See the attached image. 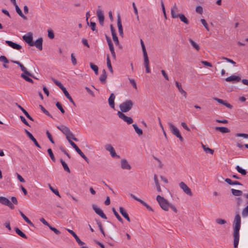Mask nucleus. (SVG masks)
I'll return each mask as SVG.
<instances>
[{
  "instance_id": "obj_23",
  "label": "nucleus",
  "mask_w": 248,
  "mask_h": 248,
  "mask_svg": "<svg viewBox=\"0 0 248 248\" xmlns=\"http://www.w3.org/2000/svg\"><path fill=\"white\" fill-rule=\"evenodd\" d=\"M144 66L145 67V70L146 72L147 73H149L150 72V66H149V61L148 59V57L146 56L144 57Z\"/></svg>"
},
{
  "instance_id": "obj_8",
  "label": "nucleus",
  "mask_w": 248,
  "mask_h": 248,
  "mask_svg": "<svg viewBox=\"0 0 248 248\" xmlns=\"http://www.w3.org/2000/svg\"><path fill=\"white\" fill-rule=\"evenodd\" d=\"M130 196L133 198L134 199V200H135L136 201L140 202L141 204H142L143 206H144L147 210H148L149 211H153V209L152 208V207L149 205L148 204H147L145 202H144L143 201L141 200V199L137 198V197H136L134 194H130Z\"/></svg>"
},
{
  "instance_id": "obj_34",
  "label": "nucleus",
  "mask_w": 248,
  "mask_h": 248,
  "mask_svg": "<svg viewBox=\"0 0 248 248\" xmlns=\"http://www.w3.org/2000/svg\"><path fill=\"white\" fill-rule=\"evenodd\" d=\"M178 17H179L181 21L183 22L186 24H189V21L187 19V18L183 14H178L177 15Z\"/></svg>"
},
{
  "instance_id": "obj_54",
  "label": "nucleus",
  "mask_w": 248,
  "mask_h": 248,
  "mask_svg": "<svg viewBox=\"0 0 248 248\" xmlns=\"http://www.w3.org/2000/svg\"><path fill=\"white\" fill-rule=\"evenodd\" d=\"M54 33L52 30H48V37L51 39H53L54 38Z\"/></svg>"
},
{
  "instance_id": "obj_46",
  "label": "nucleus",
  "mask_w": 248,
  "mask_h": 248,
  "mask_svg": "<svg viewBox=\"0 0 248 248\" xmlns=\"http://www.w3.org/2000/svg\"><path fill=\"white\" fill-rule=\"evenodd\" d=\"M90 67L91 69L94 72L95 74L96 75H98V66L93 63L91 62L90 64Z\"/></svg>"
},
{
  "instance_id": "obj_2",
  "label": "nucleus",
  "mask_w": 248,
  "mask_h": 248,
  "mask_svg": "<svg viewBox=\"0 0 248 248\" xmlns=\"http://www.w3.org/2000/svg\"><path fill=\"white\" fill-rule=\"evenodd\" d=\"M134 105V103L131 100H127L121 103L120 106V112L122 113L127 112L130 111Z\"/></svg>"
},
{
  "instance_id": "obj_48",
  "label": "nucleus",
  "mask_w": 248,
  "mask_h": 248,
  "mask_svg": "<svg viewBox=\"0 0 248 248\" xmlns=\"http://www.w3.org/2000/svg\"><path fill=\"white\" fill-rule=\"evenodd\" d=\"M52 80L55 83V84L57 86H58L61 90L64 88V87L62 85V84L60 81L56 80L54 78H52Z\"/></svg>"
},
{
  "instance_id": "obj_27",
  "label": "nucleus",
  "mask_w": 248,
  "mask_h": 248,
  "mask_svg": "<svg viewBox=\"0 0 248 248\" xmlns=\"http://www.w3.org/2000/svg\"><path fill=\"white\" fill-rule=\"evenodd\" d=\"M107 77L106 71L105 69H103L102 71V73L99 78L100 81L102 83H105L106 82V80Z\"/></svg>"
},
{
  "instance_id": "obj_64",
  "label": "nucleus",
  "mask_w": 248,
  "mask_h": 248,
  "mask_svg": "<svg viewBox=\"0 0 248 248\" xmlns=\"http://www.w3.org/2000/svg\"><path fill=\"white\" fill-rule=\"evenodd\" d=\"M236 137H243L245 139H248V134L245 133H237L236 134Z\"/></svg>"
},
{
  "instance_id": "obj_63",
  "label": "nucleus",
  "mask_w": 248,
  "mask_h": 248,
  "mask_svg": "<svg viewBox=\"0 0 248 248\" xmlns=\"http://www.w3.org/2000/svg\"><path fill=\"white\" fill-rule=\"evenodd\" d=\"M196 11L197 13L202 14L203 12V9L201 6H198L196 8Z\"/></svg>"
},
{
  "instance_id": "obj_24",
  "label": "nucleus",
  "mask_w": 248,
  "mask_h": 248,
  "mask_svg": "<svg viewBox=\"0 0 248 248\" xmlns=\"http://www.w3.org/2000/svg\"><path fill=\"white\" fill-rule=\"evenodd\" d=\"M115 98V96L114 93H111V94L108 99V102L110 107L113 109L115 108V105H114Z\"/></svg>"
},
{
  "instance_id": "obj_17",
  "label": "nucleus",
  "mask_w": 248,
  "mask_h": 248,
  "mask_svg": "<svg viewBox=\"0 0 248 248\" xmlns=\"http://www.w3.org/2000/svg\"><path fill=\"white\" fill-rule=\"evenodd\" d=\"M6 44H7L9 46L11 47L12 48L16 49V50H20L22 46L16 43H15L14 42H13L11 41H5Z\"/></svg>"
},
{
  "instance_id": "obj_40",
  "label": "nucleus",
  "mask_w": 248,
  "mask_h": 248,
  "mask_svg": "<svg viewBox=\"0 0 248 248\" xmlns=\"http://www.w3.org/2000/svg\"><path fill=\"white\" fill-rule=\"evenodd\" d=\"M188 40L191 45L193 47V48H194L197 51H199L200 50V47L199 46L198 44H197L192 39L189 38Z\"/></svg>"
},
{
  "instance_id": "obj_7",
  "label": "nucleus",
  "mask_w": 248,
  "mask_h": 248,
  "mask_svg": "<svg viewBox=\"0 0 248 248\" xmlns=\"http://www.w3.org/2000/svg\"><path fill=\"white\" fill-rule=\"evenodd\" d=\"M179 186L181 189H183L184 192L187 195L191 196H192V193L191 189L188 187V186L184 182H181L179 184Z\"/></svg>"
},
{
  "instance_id": "obj_9",
  "label": "nucleus",
  "mask_w": 248,
  "mask_h": 248,
  "mask_svg": "<svg viewBox=\"0 0 248 248\" xmlns=\"http://www.w3.org/2000/svg\"><path fill=\"white\" fill-rule=\"evenodd\" d=\"M93 208L94 212L98 215L100 217H101L102 218L107 219V217L105 214L103 213L102 210L99 207H98L96 205H93Z\"/></svg>"
},
{
  "instance_id": "obj_1",
  "label": "nucleus",
  "mask_w": 248,
  "mask_h": 248,
  "mask_svg": "<svg viewBox=\"0 0 248 248\" xmlns=\"http://www.w3.org/2000/svg\"><path fill=\"white\" fill-rule=\"evenodd\" d=\"M241 218L239 214H237L235 216L233 222V246L234 248H237L239 241V231L241 228Z\"/></svg>"
},
{
  "instance_id": "obj_57",
  "label": "nucleus",
  "mask_w": 248,
  "mask_h": 248,
  "mask_svg": "<svg viewBox=\"0 0 248 248\" xmlns=\"http://www.w3.org/2000/svg\"><path fill=\"white\" fill-rule=\"evenodd\" d=\"M40 107L42 111L47 116L52 117V116L50 114L49 112L46 110L42 105H40Z\"/></svg>"
},
{
  "instance_id": "obj_30",
  "label": "nucleus",
  "mask_w": 248,
  "mask_h": 248,
  "mask_svg": "<svg viewBox=\"0 0 248 248\" xmlns=\"http://www.w3.org/2000/svg\"><path fill=\"white\" fill-rule=\"evenodd\" d=\"M215 129L217 131H219L222 133H229L230 130L227 127H215Z\"/></svg>"
},
{
  "instance_id": "obj_62",
  "label": "nucleus",
  "mask_w": 248,
  "mask_h": 248,
  "mask_svg": "<svg viewBox=\"0 0 248 248\" xmlns=\"http://www.w3.org/2000/svg\"><path fill=\"white\" fill-rule=\"evenodd\" d=\"M0 61L3 62L5 63H7L9 62V60L7 58L4 56H0Z\"/></svg>"
},
{
  "instance_id": "obj_31",
  "label": "nucleus",
  "mask_w": 248,
  "mask_h": 248,
  "mask_svg": "<svg viewBox=\"0 0 248 248\" xmlns=\"http://www.w3.org/2000/svg\"><path fill=\"white\" fill-rule=\"evenodd\" d=\"M21 70L23 72V74H26L29 76H30L33 78H35L34 76L32 75L31 73H30L27 69V68L23 65V64H22L20 66Z\"/></svg>"
},
{
  "instance_id": "obj_4",
  "label": "nucleus",
  "mask_w": 248,
  "mask_h": 248,
  "mask_svg": "<svg viewBox=\"0 0 248 248\" xmlns=\"http://www.w3.org/2000/svg\"><path fill=\"white\" fill-rule=\"evenodd\" d=\"M117 115L120 119H122L125 122H126L128 124H131L133 122V120L132 118L126 116L120 111H118Z\"/></svg>"
},
{
  "instance_id": "obj_14",
  "label": "nucleus",
  "mask_w": 248,
  "mask_h": 248,
  "mask_svg": "<svg viewBox=\"0 0 248 248\" xmlns=\"http://www.w3.org/2000/svg\"><path fill=\"white\" fill-rule=\"evenodd\" d=\"M227 82H237L241 80V78L239 76L232 75L225 79Z\"/></svg>"
},
{
  "instance_id": "obj_56",
  "label": "nucleus",
  "mask_w": 248,
  "mask_h": 248,
  "mask_svg": "<svg viewBox=\"0 0 248 248\" xmlns=\"http://www.w3.org/2000/svg\"><path fill=\"white\" fill-rule=\"evenodd\" d=\"M201 21L202 24L203 25V26L206 29V30L209 31V28L208 27V24H207L206 21H205V20L204 19H201Z\"/></svg>"
},
{
  "instance_id": "obj_36",
  "label": "nucleus",
  "mask_w": 248,
  "mask_h": 248,
  "mask_svg": "<svg viewBox=\"0 0 248 248\" xmlns=\"http://www.w3.org/2000/svg\"><path fill=\"white\" fill-rule=\"evenodd\" d=\"M202 146L203 149V150L207 154H210L213 155L214 151L213 150L209 148V147H206L205 145H204L203 143H202Z\"/></svg>"
},
{
  "instance_id": "obj_59",
  "label": "nucleus",
  "mask_w": 248,
  "mask_h": 248,
  "mask_svg": "<svg viewBox=\"0 0 248 248\" xmlns=\"http://www.w3.org/2000/svg\"><path fill=\"white\" fill-rule=\"evenodd\" d=\"M112 36L113 40L114 42L115 45L117 46H119L120 45V44H119V41L118 37L117 36V35L113 34V35H112Z\"/></svg>"
},
{
  "instance_id": "obj_25",
  "label": "nucleus",
  "mask_w": 248,
  "mask_h": 248,
  "mask_svg": "<svg viewBox=\"0 0 248 248\" xmlns=\"http://www.w3.org/2000/svg\"><path fill=\"white\" fill-rule=\"evenodd\" d=\"M16 106L23 112L25 115L30 120L33 121V119L30 115L29 113L20 105L18 104H16Z\"/></svg>"
},
{
  "instance_id": "obj_58",
  "label": "nucleus",
  "mask_w": 248,
  "mask_h": 248,
  "mask_svg": "<svg viewBox=\"0 0 248 248\" xmlns=\"http://www.w3.org/2000/svg\"><path fill=\"white\" fill-rule=\"evenodd\" d=\"M70 144L75 149L77 153L80 150V149L77 146V145L72 141H70Z\"/></svg>"
},
{
  "instance_id": "obj_39",
  "label": "nucleus",
  "mask_w": 248,
  "mask_h": 248,
  "mask_svg": "<svg viewBox=\"0 0 248 248\" xmlns=\"http://www.w3.org/2000/svg\"><path fill=\"white\" fill-rule=\"evenodd\" d=\"M112 211L114 215L117 218V219L121 223H123V220L122 218L120 217V216L119 215V214L117 212V211H116L114 207H113L112 208Z\"/></svg>"
},
{
  "instance_id": "obj_26",
  "label": "nucleus",
  "mask_w": 248,
  "mask_h": 248,
  "mask_svg": "<svg viewBox=\"0 0 248 248\" xmlns=\"http://www.w3.org/2000/svg\"><path fill=\"white\" fill-rule=\"evenodd\" d=\"M62 90L63 92V93L64 94L65 96L67 97V99H69L70 102H71L74 106H76V104L73 99H72V98L71 97V96L66 90V88L64 87L63 89H62Z\"/></svg>"
},
{
  "instance_id": "obj_45",
  "label": "nucleus",
  "mask_w": 248,
  "mask_h": 248,
  "mask_svg": "<svg viewBox=\"0 0 248 248\" xmlns=\"http://www.w3.org/2000/svg\"><path fill=\"white\" fill-rule=\"evenodd\" d=\"M60 161H61V163H62V165L64 169V170L68 172H70V169L68 166V165L66 164V163L62 159H61L60 160Z\"/></svg>"
},
{
  "instance_id": "obj_41",
  "label": "nucleus",
  "mask_w": 248,
  "mask_h": 248,
  "mask_svg": "<svg viewBox=\"0 0 248 248\" xmlns=\"http://www.w3.org/2000/svg\"><path fill=\"white\" fill-rule=\"evenodd\" d=\"M231 191L232 194L235 196H241L243 194L242 191L240 190L234 189L233 188L231 189Z\"/></svg>"
},
{
  "instance_id": "obj_35",
  "label": "nucleus",
  "mask_w": 248,
  "mask_h": 248,
  "mask_svg": "<svg viewBox=\"0 0 248 248\" xmlns=\"http://www.w3.org/2000/svg\"><path fill=\"white\" fill-rule=\"evenodd\" d=\"M21 216L23 217L24 220L31 226L34 227V224L31 222V221L21 212L20 211Z\"/></svg>"
},
{
  "instance_id": "obj_11",
  "label": "nucleus",
  "mask_w": 248,
  "mask_h": 248,
  "mask_svg": "<svg viewBox=\"0 0 248 248\" xmlns=\"http://www.w3.org/2000/svg\"><path fill=\"white\" fill-rule=\"evenodd\" d=\"M66 230L75 238L76 241L79 246H82L85 244L83 242L80 240V239L73 231L68 229H67Z\"/></svg>"
},
{
  "instance_id": "obj_50",
  "label": "nucleus",
  "mask_w": 248,
  "mask_h": 248,
  "mask_svg": "<svg viewBox=\"0 0 248 248\" xmlns=\"http://www.w3.org/2000/svg\"><path fill=\"white\" fill-rule=\"evenodd\" d=\"M47 152H48V154H49L51 159H52V160L53 162H55V158L54 155L53 154V152L52 151V150L51 149H48L47 150Z\"/></svg>"
},
{
  "instance_id": "obj_22",
  "label": "nucleus",
  "mask_w": 248,
  "mask_h": 248,
  "mask_svg": "<svg viewBox=\"0 0 248 248\" xmlns=\"http://www.w3.org/2000/svg\"><path fill=\"white\" fill-rule=\"evenodd\" d=\"M119 211L122 215L129 222L130 221V217L128 214L127 213L126 210L123 207H120Z\"/></svg>"
},
{
  "instance_id": "obj_5",
  "label": "nucleus",
  "mask_w": 248,
  "mask_h": 248,
  "mask_svg": "<svg viewBox=\"0 0 248 248\" xmlns=\"http://www.w3.org/2000/svg\"><path fill=\"white\" fill-rule=\"evenodd\" d=\"M105 149L108 151L111 155V156L114 158L116 157L117 158H120V156L117 155L115 152V151L112 146L110 144H107L105 146Z\"/></svg>"
},
{
  "instance_id": "obj_55",
  "label": "nucleus",
  "mask_w": 248,
  "mask_h": 248,
  "mask_svg": "<svg viewBox=\"0 0 248 248\" xmlns=\"http://www.w3.org/2000/svg\"><path fill=\"white\" fill-rule=\"evenodd\" d=\"M216 222L218 224H224L226 223V221L225 219H221V218H217L216 220Z\"/></svg>"
},
{
  "instance_id": "obj_47",
  "label": "nucleus",
  "mask_w": 248,
  "mask_h": 248,
  "mask_svg": "<svg viewBox=\"0 0 248 248\" xmlns=\"http://www.w3.org/2000/svg\"><path fill=\"white\" fill-rule=\"evenodd\" d=\"M140 44H141L142 50V52H143V57L148 56V55H147V52L146 50L145 46H144L143 41L141 39L140 40Z\"/></svg>"
},
{
  "instance_id": "obj_19",
  "label": "nucleus",
  "mask_w": 248,
  "mask_h": 248,
  "mask_svg": "<svg viewBox=\"0 0 248 248\" xmlns=\"http://www.w3.org/2000/svg\"><path fill=\"white\" fill-rule=\"evenodd\" d=\"M23 39L30 45V46H33V38L31 34L28 35H24L23 36Z\"/></svg>"
},
{
  "instance_id": "obj_38",
  "label": "nucleus",
  "mask_w": 248,
  "mask_h": 248,
  "mask_svg": "<svg viewBox=\"0 0 248 248\" xmlns=\"http://www.w3.org/2000/svg\"><path fill=\"white\" fill-rule=\"evenodd\" d=\"M15 231H16V233L18 235H19L20 236H21V237L25 238V239L27 238V236L26 235V234H24L19 228H16Z\"/></svg>"
},
{
  "instance_id": "obj_13",
  "label": "nucleus",
  "mask_w": 248,
  "mask_h": 248,
  "mask_svg": "<svg viewBox=\"0 0 248 248\" xmlns=\"http://www.w3.org/2000/svg\"><path fill=\"white\" fill-rule=\"evenodd\" d=\"M121 168L123 170H130L131 167L125 159H122L121 161Z\"/></svg>"
},
{
  "instance_id": "obj_52",
  "label": "nucleus",
  "mask_w": 248,
  "mask_h": 248,
  "mask_svg": "<svg viewBox=\"0 0 248 248\" xmlns=\"http://www.w3.org/2000/svg\"><path fill=\"white\" fill-rule=\"evenodd\" d=\"M48 227L51 231H53L54 233H56V234L59 235L61 233L60 231H59L56 228L53 227L50 225L48 226Z\"/></svg>"
},
{
  "instance_id": "obj_15",
  "label": "nucleus",
  "mask_w": 248,
  "mask_h": 248,
  "mask_svg": "<svg viewBox=\"0 0 248 248\" xmlns=\"http://www.w3.org/2000/svg\"><path fill=\"white\" fill-rule=\"evenodd\" d=\"M117 26L120 35L123 37L124 35L123 30L121 23V17L119 14L117 15Z\"/></svg>"
},
{
  "instance_id": "obj_10",
  "label": "nucleus",
  "mask_w": 248,
  "mask_h": 248,
  "mask_svg": "<svg viewBox=\"0 0 248 248\" xmlns=\"http://www.w3.org/2000/svg\"><path fill=\"white\" fill-rule=\"evenodd\" d=\"M168 125L170 130L172 134L177 137L180 134L179 129L171 123H168Z\"/></svg>"
},
{
  "instance_id": "obj_21",
  "label": "nucleus",
  "mask_w": 248,
  "mask_h": 248,
  "mask_svg": "<svg viewBox=\"0 0 248 248\" xmlns=\"http://www.w3.org/2000/svg\"><path fill=\"white\" fill-rule=\"evenodd\" d=\"M57 128L61 131L65 135H66L70 131V129L68 127L63 125L58 126Z\"/></svg>"
},
{
  "instance_id": "obj_3",
  "label": "nucleus",
  "mask_w": 248,
  "mask_h": 248,
  "mask_svg": "<svg viewBox=\"0 0 248 248\" xmlns=\"http://www.w3.org/2000/svg\"><path fill=\"white\" fill-rule=\"evenodd\" d=\"M156 200L163 210L165 211H168L169 210L170 208V203L167 200L163 197L158 195L156 197Z\"/></svg>"
},
{
  "instance_id": "obj_37",
  "label": "nucleus",
  "mask_w": 248,
  "mask_h": 248,
  "mask_svg": "<svg viewBox=\"0 0 248 248\" xmlns=\"http://www.w3.org/2000/svg\"><path fill=\"white\" fill-rule=\"evenodd\" d=\"M15 8L17 14L24 19L26 20L27 19V17L23 14L21 9L19 8L17 5L15 6Z\"/></svg>"
},
{
  "instance_id": "obj_12",
  "label": "nucleus",
  "mask_w": 248,
  "mask_h": 248,
  "mask_svg": "<svg viewBox=\"0 0 248 248\" xmlns=\"http://www.w3.org/2000/svg\"><path fill=\"white\" fill-rule=\"evenodd\" d=\"M25 132L28 136V137L30 138V139L34 143L35 145L38 148H41V146L38 143L36 140L34 138L32 135L27 129H25Z\"/></svg>"
},
{
  "instance_id": "obj_60",
  "label": "nucleus",
  "mask_w": 248,
  "mask_h": 248,
  "mask_svg": "<svg viewBox=\"0 0 248 248\" xmlns=\"http://www.w3.org/2000/svg\"><path fill=\"white\" fill-rule=\"evenodd\" d=\"M46 134L47 135V138L50 141L52 144H54V140H53L51 134L49 133V132L48 131H46Z\"/></svg>"
},
{
  "instance_id": "obj_44",
  "label": "nucleus",
  "mask_w": 248,
  "mask_h": 248,
  "mask_svg": "<svg viewBox=\"0 0 248 248\" xmlns=\"http://www.w3.org/2000/svg\"><path fill=\"white\" fill-rule=\"evenodd\" d=\"M29 76H28L26 74H21V77L22 78H23L24 79H25L26 81H27L29 82L33 83V80L31 78H29Z\"/></svg>"
},
{
  "instance_id": "obj_28",
  "label": "nucleus",
  "mask_w": 248,
  "mask_h": 248,
  "mask_svg": "<svg viewBox=\"0 0 248 248\" xmlns=\"http://www.w3.org/2000/svg\"><path fill=\"white\" fill-rule=\"evenodd\" d=\"M176 86L177 87L179 91L184 95L185 97L186 96V93L183 89L182 85L178 81H175Z\"/></svg>"
},
{
  "instance_id": "obj_42",
  "label": "nucleus",
  "mask_w": 248,
  "mask_h": 248,
  "mask_svg": "<svg viewBox=\"0 0 248 248\" xmlns=\"http://www.w3.org/2000/svg\"><path fill=\"white\" fill-rule=\"evenodd\" d=\"M235 169L237 171L241 173L242 175H246L247 174V171L241 168L239 166H236Z\"/></svg>"
},
{
  "instance_id": "obj_6",
  "label": "nucleus",
  "mask_w": 248,
  "mask_h": 248,
  "mask_svg": "<svg viewBox=\"0 0 248 248\" xmlns=\"http://www.w3.org/2000/svg\"><path fill=\"white\" fill-rule=\"evenodd\" d=\"M0 203L2 204L9 207L11 209H14L15 208L12 202L10 201L7 198L4 197H0Z\"/></svg>"
},
{
  "instance_id": "obj_20",
  "label": "nucleus",
  "mask_w": 248,
  "mask_h": 248,
  "mask_svg": "<svg viewBox=\"0 0 248 248\" xmlns=\"http://www.w3.org/2000/svg\"><path fill=\"white\" fill-rule=\"evenodd\" d=\"M214 99L215 100H216L217 102L218 103L224 105L225 106H226V107H227L231 109L232 108V106L230 104L227 103L225 101H224L222 99H219V98H216V97L214 98Z\"/></svg>"
},
{
  "instance_id": "obj_16",
  "label": "nucleus",
  "mask_w": 248,
  "mask_h": 248,
  "mask_svg": "<svg viewBox=\"0 0 248 248\" xmlns=\"http://www.w3.org/2000/svg\"><path fill=\"white\" fill-rule=\"evenodd\" d=\"M33 46H35L39 50L43 49V39L42 38H38L35 42H32Z\"/></svg>"
},
{
  "instance_id": "obj_53",
  "label": "nucleus",
  "mask_w": 248,
  "mask_h": 248,
  "mask_svg": "<svg viewBox=\"0 0 248 248\" xmlns=\"http://www.w3.org/2000/svg\"><path fill=\"white\" fill-rule=\"evenodd\" d=\"M56 107H57V108L61 111V112L62 114H64L65 113L64 110L63 109L61 104L59 102H57L56 104Z\"/></svg>"
},
{
  "instance_id": "obj_29",
  "label": "nucleus",
  "mask_w": 248,
  "mask_h": 248,
  "mask_svg": "<svg viewBox=\"0 0 248 248\" xmlns=\"http://www.w3.org/2000/svg\"><path fill=\"white\" fill-rule=\"evenodd\" d=\"M65 136L67 140H68L69 143L70 141H72L71 139L73 140L76 141H77L78 140L75 137L73 134L71 132V131Z\"/></svg>"
},
{
  "instance_id": "obj_61",
  "label": "nucleus",
  "mask_w": 248,
  "mask_h": 248,
  "mask_svg": "<svg viewBox=\"0 0 248 248\" xmlns=\"http://www.w3.org/2000/svg\"><path fill=\"white\" fill-rule=\"evenodd\" d=\"M71 61H72V64L74 65H76L77 64V62L76 58H75V57L74 56V53H72L71 54Z\"/></svg>"
},
{
  "instance_id": "obj_49",
  "label": "nucleus",
  "mask_w": 248,
  "mask_h": 248,
  "mask_svg": "<svg viewBox=\"0 0 248 248\" xmlns=\"http://www.w3.org/2000/svg\"><path fill=\"white\" fill-rule=\"evenodd\" d=\"M49 189L51 190V191L54 193L55 195L58 196V197H60V195L59 194V192L57 189H55L53 188V187L50 185H48Z\"/></svg>"
},
{
  "instance_id": "obj_43",
  "label": "nucleus",
  "mask_w": 248,
  "mask_h": 248,
  "mask_svg": "<svg viewBox=\"0 0 248 248\" xmlns=\"http://www.w3.org/2000/svg\"><path fill=\"white\" fill-rule=\"evenodd\" d=\"M107 64L108 67L109 71L112 74H113V69H112V66L111 64L110 60V59H109V57L108 56H107Z\"/></svg>"
},
{
  "instance_id": "obj_18",
  "label": "nucleus",
  "mask_w": 248,
  "mask_h": 248,
  "mask_svg": "<svg viewBox=\"0 0 248 248\" xmlns=\"http://www.w3.org/2000/svg\"><path fill=\"white\" fill-rule=\"evenodd\" d=\"M96 14L98 18L99 23L101 25H103L104 21V16L102 11L100 9H98L97 10Z\"/></svg>"
},
{
  "instance_id": "obj_51",
  "label": "nucleus",
  "mask_w": 248,
  "mask_h": 248,
  "mask_svg": "<svg viewBox=\"0 0 248 248\" xmlns=\"http://www.w3.org/2000/svg\"><path fill=\"white\" fill-rule=\"evenodd\" d=\"M78 153L80 155V156L83 158L87 163H88L89 159L81 151V150L78 152Z\"/></svg>"
},
{
  "instance_id": "obj_32",
  "label": "nucleus",
  "mask_w": 248,
  "mask_h": 248,
  "mask_svg": "<svg viewBox=\"0 0 248 248\" xmlns=\"http://www.w3.org/2000/svg\"><path fill=\"white\" fill-rule=\"evenodd\" d=\"M132 126H133V128H134L136 132L137 133V134L139 136H140L142 135V134H143L142 130L138 126L137 124H133Z\"/></svg>"
},
{
  "instance_id": "obj_33",
  "label": "nucleus",
  "mask_w": 248,
  "mask_h": 248,
  "mask_svg": "<svg viewBox=\"0 0 248 248\" xmlns=\"http://www.w3.org/2000/svg\"><path fill=\"white\" fill-rule=\"evenodd\" d=\"M174 12H178V8L176 5V4H174V5L173 6V7L171 9V16L173 18H178L177 15H174L173 11Z\"/></svg>"
}]
</instances>
